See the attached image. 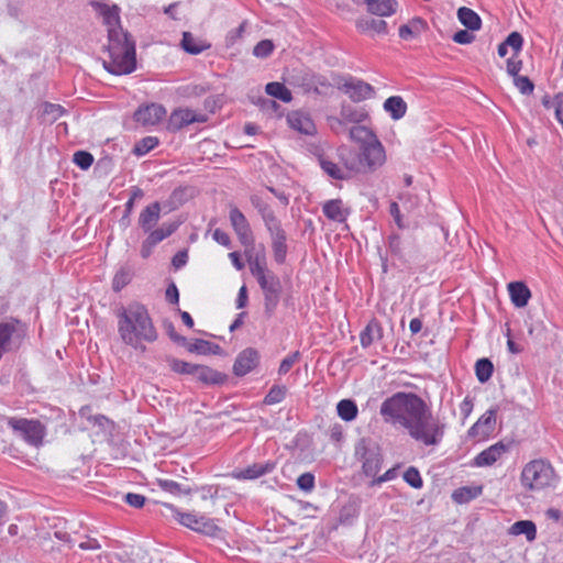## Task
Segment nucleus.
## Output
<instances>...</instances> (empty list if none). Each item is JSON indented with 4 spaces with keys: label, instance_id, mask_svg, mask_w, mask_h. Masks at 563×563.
Returning <instances> with one entry per match:
<instances>
[{
    "label": "nucleus",
    "instance_id": "nucleus-1",
    "mask_svg": "<svg viewBox=\"0 0 563 563\" xmlns=\"http://www.w3.org/2000/svg\"><path fill=\"white\" fill-rule=\"evenodd\" d=\"M379 412L385 422L401 426L412 439L427 446L437 445L443 438V426L415 394L393 395L383 401Z\"/></svg>",
    "mask_w": 563,
    "mask_h": 563
},
{
    "label": "nucleus",
    "instance_id": "nucleus-2",
    "mask_svg": "<svg viewBox=\"0 0 563 563\" xmlns=\"http://www.w3.org/2000/svg\"><path fill=\"white\" fill-rule=\"evenodd\" d=\"M91 5L101 16L108 32V58L103 59V67L113 75L132 73L136 67L135 44L121 26L120 8L99 1L92 2Z\"/></svg>",
    "mask_w": 563,
    "mask_h": 563
},
{
    "label": "nucleus",
    "instance_id": "nucleus-3",
    "mask_svg": "<svg viewBox=\"0 0 563 563\" xmlns=\"http://www.w3.org/2000/svg\"><path fill=\"white\" fill-rule=\"evenodd\" d=\"M117 317L119 335L126 345L145 352L144 343H153L157 340V330L144 305L130 303L126 308L120 309Z\"/></svg>",
    "mask_w": 563,
    "mask_h": 563
},
{
    "label": "nucleus",
    "instance_id": "nucleus-4",
    "mask_svg": "<svg viewBox=\"0 0 563 563\" xmlns=\"http://www.w3.org/2000/svg\"><path fill=\"white\" fill-rule=\"evenodd\" d=\"M350 139L358 145V155L363 173H374L387 162L385 146L376 133L366 125H353Z\"/></svg>",
    "mask_w": 563,
    "mask_h": 563
},
{
    "label": "nucleus",
    "instance_id": "nucleus-5",
    "mask_svg": "<svg viewBox=\"0 0 563 563\" xmlns=\"http://www.w3.org/2000/svg\"><path fill=\"white\" fill-rule=\"evenodd\" d=\"M521 482L530 489H543L558 483V475L547 460H531L523 468Z\"/></svg>",
    "mask_w": 563,
    "mask_h": 563
},
{
    "label": "nucleus",
    "instance_id": "nucleus-6",
    "mask_svg": "<svg viewBox=\"0 0 563 563\" xmlns=\"http://www.w3.org/2000/svg\"><path fill=\"white\" fill-rule=\"evenodd\" d=\"M172 517L181 526L206 536H216L219 527L214 520L195 511H181L172 504L164 505Z\"/></svg>",
    "mask_w": 563,
    "mask_h": 563
},
{
    "label": "nucleus",
    "instance_id": "nucleus-7",
    "mask_svg": "<svg viewBox=\"0 0 563 563\" xmlns=\"http://www.w3.org/2000/svg\"><path fill=\"white\" fill-rule=\"evenodd\" d=\"M8 424L30 445L38 448L43 444L46 428L40 420L12 417L8 419Z\"/></svg>",
    "mask_w": 563,
    "mask_h": 563
},
{
    "label": "nucleus",
    "instance_id": "nucleus-8",
    "mask_svg": "<svg viewBox=\"0 0 563 563\" xmlns=\"http://www.w3.org/2000/svg\"><path fill=\"white\" fill-rule=\"evenodd\" d=\"M264 223L272 238L274 257L277 263H284L287 254L286 233L275 214L264 213Z\"/></svg>",
    "mask_w": 563,
    "mask_h": 563
},
{
    "label": "nucleus",
    "instance_id": "nucleus-9",
    "mask_svg": "<svg viewBox=\"0 0 563 563\" xmlns=\"http://www.w3.org/2000/svg\"><path fill=\"white\" fill-rule=\"evenodd\" d=\"M229 219L239 242L245 249L253 250L254 235L251 225L243 212L234 205H230Z\"/></svg>",
    "mask_w": 563,
    "mask_h": 563
},
{
    "label": "nucleus",
    "instance_id": "nucleus-10",
    "mask_svg": "<svg viewBox=\"0 0 563 563\" xmlns=\"http://www.w3.org/2000/svg\"><path fill=\"white\" fill-rule=\"evenodd\" d=\"M207 121V115L198 113L189 108H177L172 111L167 120V130L177 132L185 126L192 123H203Z\"/></svg>",
    "mask_w": 563,
    "mask_h": 563
},
{
    "label": "nucleus",
    "instance_id": "nucleus-11",
    "mask_svg": "<svg viewBox=\"0 0 563 563\" xmlns=\"http://www.w3.org/2000/svg\"><path fill=\"white\" fill-rule=\"evenodd\" d=\"M288 126L303 135H314L317 126L308 112L302 110L289 111L286 115Z\"/></svg>",
    "mask_w": 563,
    "mask_h": 563
},
{
    "label": "nucleus",
    "instance_id": "nucleus-12",
    "mask_svg": "<svg viewBox=\"0 0 563 563\" xmlns=\"http://www.w3.org/2000/svg\"><path fill=\"white\" fill-rule=\"evenodd\" d=\"M496 409H489L471 427L468 435L477 440H485L488 438L496 426Z\"/></svg>",
    "mask_w": 563,
    "mask_h": 563
},
{
    "label": "nucleus",
    "instance_id": "nucleus-13",
    "mask_svg": "<svg viewBox=\"0 0 563 563\" xmlns=\"http://www.w3.org/2000/svg\"><path fill=\"white\" fill-rule=\"evenodd\" d=\"M260 363V353L256 349L246 347L241 351L233 364V373L236 376H244L252 372Z\"/></svg>",
    "mask_w": 563,
    "mask_h": 563
},
{
    "label": "nucleus",
    "instance_id": "nucleus-14",
    "mask_svg": "<svg viewBox=\"0 0 563 563\" xmlns=\"http://www.w3.org/2000/svg\"><path fill=\"white\" fill-rule=\"evenodd\" d=\"M166 115V109L162 104L151 103L140 107L134 113V120L142 125H155Z\"/></svg>",
    "mask_w": 563,
    "mask_h": 563
},
{
    "label": "nucleus",
    "instance_id": "nucleus-15",
    "mask_svg": "<svg viewBox=\"0 0 563 563\" xmlns=\"http://www.w3.org/2000/svg\"><path fill=\"white\" fill-rule=\"evenodd\" d=\"M339 161L349 179L354 175L363 173L358 152L342 146L338 150Z\"/></svg>",
    "mask_w": 563,
    "mask_h": 563
},
{
    "label": "nucleus",
    "instance_id": "nucleus-16",
    "mask_svg": "<svg viewBox=\"0 0 563 563\" xmlns=\"http://www.w3.org/2000/svg\"><path fill=\"white\" fill-rule=\"evenodd\" d=\"M275 468V463L272 462H255L243 470H234L231 476L236 479H256Z\"/></svg>",
    "mask_w": 563,
    "mask_h": 563
},
{
    "label": "nucleus",
    "instance_id": "nucleus-17",
    "mask_svg": "<svg viewBox=\"0 0 563 563\" xmlns=\"http://www.w3.org/2000/svg\"><path fill=\"white\" fill-rule=\"evenodd\" d=\"M322 212L327 219L333 222L343 223L346 221L350 211L342 199H330L322 205Z\"/></svg>",
    "mask_w": 563,
    "mask_h": 563
},
{
    "label": "nucleus",
    "instance_id": "nucleus-18",
    "mask_svg": "<svg viewBox=\"0 0 563 563\" xmlns=\"http://www.w3.org/2000/svg\"><path fill=\"white\" fill-rule=\"evenodd\" d=\"M257 282L265 295L266 307L272 306L275 307L278 300L279 294V282L273 274H266L260 278Z\"/></svg>",
    "mask_w": 563,
    "mask_h": 563
},
{
    "label": "nucleus",
    "instance_id": "nucleus-19",
    "mask_svg": "<svg viewBox=\"0 0 563 563\" xmlns=\"http://www.w3.org/2000/svg\"><path fill=\"white\" fill-rule=\"evenodd\" d=\"M355 26L361 34L371 36L387 34V23L380 19L360 18L356 20Z\"/></svg>",
    "mask_w": 563,
    "mask_h": 563
},
{
    "label": "nucleus",
    "instance_id": "nucleus-20",
    "mask_svg": "<svg viewBox=\"0 0 563 563\" xmlns=\"http://www.w3.org/2000/svg\"><path fill=\"white\" fill-rule=\"evenodd\" d=\"M428 30L426 20L419 16L410 19L406 24L399 26L398 34L404 41H410L420 36Z\"/></svg>",
    "mask_w": 563,
    "mask_h": 563
},
{
    "label": "nucleus",
    "instance_id": "nucleus-21",
    "mask_svg": "<svg viewBox=\"0 0 563 563\" xmlns=\"http://www.w3.org/2000/svg\"><path fill=\"white\" fill-rule=\"evenodd\" d=\"M510 300L517 308H523L531 298V291L523 282H511L507 285Z\"/></svg>",
    "mask_w": 563,
    "mask_h": 563
},
{
    "label": "nucleus",
    "instance_id": "nucleus-22",
    "mask_svg": "<svg viewBox=\"0 0 563 563\" xmlns=\"http://www.w3.org/2000/svg\"><path fill=\"white\" fill-rule=\"evenodd\" d=\"M161 217V203L155 201L146 206L139 216V224L144 232H150Z\"/></svg>",
    "mask_w": 563,
    "mask_h": 563
},
{
    "label": "nucleus",
    "instance_id": "nucleus-23",
    "mask_svg": "<svg viewBox=\"0 0 563 563\" xmlns=\"http://www.w3.org/2000/svg\"><path fill=\"white\" fill-rule=\"evenodd\" d=\"M180 47L188 54L198 55L203 51L209 49L211 44L207 40L195 36L190 32H184Z\"/></svg>",
    "mask_w": 563,
    "mask_h": 563
},
{
    "label": "nucleus",
    "instance_id": "nucleus-24",
    "mask_svg": "<svg viewBox=\"0 0 563 563\" xmlns=\"http://www.w3.org/2000/svg\"><path fill=\"white\" fill-rule=\"evenodd\" d=\"M518 443L514 439H504L496 444L489 446L478 454L477 457H499L504 454L517 453Z\"/></svg>",
    "mask_w": 563,
    "mask_h": 563
},
{
    "label": "nucleus",
    "instance_id": "nucleus-25",
    "mask_svg": "<svg viewBox=\"0 0 563 563\" xmlns=\"http://www.w3.org/2000/svg\"><path fill=\"white\" fill-rule=\"evenodd\" d=\"M367 11L378 16H390L396 13L398 3L396 0H364Z\"/></svg>",
    "mask_w": 563,
    "mask_h": 563
},
{
    "label": "nucleus",
    "instance_id": "nucleus-26",
    "mask_svg": "<svg viewBox=\"0 0 563 563\" xmlns=\"http://www.w3.org/2000/svg\"><path fill=\"white\" fill-rule=\"evenodd\" d=\"M482 493V485L462 486L453 490L451 498L455 504L463 505L476 499Z\"/></svg>",
    "mask_w": 563,
    "mask_h": 563
},
{
    "label": "nucleus",
    "instance_id": "nucleus-27",
    "mask_svg": "<svg viewBox=\"0 0 563 563\" xmlns=\"http://www.w3.org/2000/svg\"><path fill=\"white\" fill-rule=\"evenodd\" d=\"M192 376L203 384H221L225 380V375L222 373L199 364H196Z\"/></svg>",
    "mask_w": 563,
    "mask_h": 563
},
{
    "label": "nucleus",
    "instance_id": "nucleus-28",
    "mask_svg": "<svg viewBox=\"0 0 563 563\" xmlns=\"http://www.w3.org/2000/svg\"><path fill=\"white\" fill-rule=\"evenodd\" d=\"M345 91L356 101L368 99L374 93L373 87L362 80L345 84Z\"/></svg>",
    "mask_w": 563,
    "mask_h": 563
},
{
    "label": "nucleus",
    "instance_id": "nucleus-29",
    "mask_svg": "<svg viewBox=\"0 0 563 563\" xmlns=\"http://www.w3.org/2000/svg\"><path fill=\"white\" fill-rule=\"evenodd\" d=\"M522 36L518 32L510 33L507 38L498 45V55L505 57L508 54V48L511 49V55H519L522 48Z\"/></svg>",
    "mask_w": 563,
    "mask_h": 563
},
{
    "label": "nucleus",
    "instance_id": "nucleus-30",
    "mask_svg": "<svg viewBox=\"0 0 563 563\" xmlns=\"http://www.w3.org/2000/svg\"><path fill=\"white\" fill-rule=\"evenodd\" d=\"M341 118L344 122L362 125L368 119V113L363 107L344 106L341 110Z\"/></svg>",
    "mask_w": 563,
    "mask_h": 563
},
{
    "label": "nucleus",
    "instance_id": "nucleus-31",
    "mask_svg": "<svg viewBox=\"0 0 563 563\" xmlns=\"http://www.w3.org/2000/svg\"><path fill=\"white\" fill-rule=\"evenodd\" d=\"M509 533L512 536L525 534L529 542H532L537 538V527L531 520H519L511 525Z\"/></svg>",
    "mask_w": 563,
    "mask_h": 563
},
{
    "label": "nucleus",
    "instance_id": "nucleus-32",
    "mask_svg": "<svg viewBox=\"0 0 563 563\" xmlns=\"http://www.w3.org/2000/svg\"><path fill=\"white\" fill-rule=\"evenodd\" d=\"M457 18L459 21L471 31H477L482 26V20L479 15L470 8L461 7L457 10Z\"/></svg>",
    "mask_w": 563,
    "mask_h": 563
},
{
    "label": "nucleus",
    "instance_id": "nucleus-33",
    "mask_svg": "<svg viewBox=\"0 0 563 563\" xmlns=\"http://www.w3.org/2000/svg\"><path fill=\"white\" fill-rule=\"evenodd\" d=\"M384 109L394 120L401 119L407 112V104L399 96H393L385 100Z\"/></svg>",
    "mask_w": 563,
    "mask_h": 563
},
{
    "label": "nucleus",
    "instance_id": "nucleus-34",
    "mask_svg": "<svg viewBox=\"0 0 563 563\" xmlns=\"http://www.w3.org/2000/svg\"><path fill=\"white\" fill-rule=\"evenodd\" d=\"M177 229L176 223H164L156 230H151L147 235V244L155 246L166 238L170 236Z\"/></svg>",
    "mask_w": 563,
    "mask_h": 563
},
{
    "label": "nucleus",
    "instance_id": "nucleus-35",
    "mask_svg": "<svg viewBox=\"0 0 563 563\" xmlns=\"http://www.w3.org/2000/svg\"><path fill=\"white\" fill-rule=\"evenodd\" d=\"M338 416L346 422L353 421L358 413L356 404L351 399H342L336 405Z\"/></svg>",
    "mask_w": 563,
    "mask_h": 563
},
{
    "label": "nucleus",
    "instance_id": "nucleus-36",
    "mask_svg": "<svg viewBox=\"0 0 563 563\" xmlns=\"http://www.w3.org/2000/svg\"><path fill=\"white\" fill-rule=\"evenodd\" d=\"M267 95L282 100L283 102H290L292 100L291 91L282 82H268L265 87Z\"/></svg>",
    "mask_w": 563,
    "mask_h": 563
},
{
    "label": "nucleus",
    "instance_id": "nucleus-37",
    "mask_svg": "<svg viewBox=\"0 0 563 563\" xmlns=\"http://www.w3.org/2000/svg\"><path fill=\"white\" fill-rule=\"evenodd\" d=\"M320 166L322 170L331 178L338 180H346L349 179L347 175L344 173L342 165L339 163H334L327 158H320Z\"/></svg>",
    "mask_w": 563,
    "mask_h": 563
},
{
    "label": "nucleus",
    "instance_id": "nucleus-38",
    "mask_svg": "<svg viewBox=\"0 0 563 563\" xmlns=\"http://www.w3.org/2000/svg\"><path fill=\"white\" fill-rule=\"evenodd\" d=\"M251 249H245V256L247 257L249 264H250V271L253 276L257 278L264 276L267 274L266 264L264 260H261L260 257H254L251 254Z\"/></svg>",
    "mask_w": 563,
    "mask_h": 563
},
{
    "label": "nucleus",
    "instance_id": "nucleus-39",
    "mask_svg": "<svg viewBox=\"0 0 563 563\" xmlns=\"http://www.w3.org/2000/svg\"><path fill=\"white\" fill-rule=\"evenodd\" d=\"M494 366L488 358H481L475 364V374L481 383H486L493 375Z\"/></svg>",
    "mask_w": 563,
    "mask_h": 563
},
{
    "label": "nucleus",
    "instance_id": "nucleus-40",
    "mask_svg": "<svg viewBox=\"0 0 563 563\" xmlns=\"http://www.w3.org/2000/svg\"><path fill=\"white\" fill-rule=\"evenodd\" d=\"M287 394L286 386L274 385L264 398V404L276 405L284 400Z\"/></svg>",
    "mask_w": 563,
    "mask_h": 563
},
{
    "label": "nucleus",
    "instance_id": "nucleus-41",
    "mask_svg": "<svg viewBox=\"0 0 563 563\" xmlns=\"http://www.w3.org/2000/svg\"><path fill=\"white\" fill-rule=\"evenodd\" d=\"M167 362L173 372L177 374L194 375L196 364L188 363L174 357H168Z\"/></svg>",
    "mask_w": 563,
    "mask_h": 563
},
{
    "label": "nucleus",
    "instance_id": "nucleus-42",
    "mask_svg": "<svg viewBox=\"0 0 563 563\" xmlns=\"http://www.w3.org/2000/svg\"><path fill=\"white\" fill-rule=\"evenodd\" d=\"M380 327L377 323H368L360 335V341L363 347L369 346L374 340L375 334H379Z\"/></svg>",
    "mask_w": 563,
    "mask_h": 563
},
{
    "label": "nucleus",
    "instance_id": "nucleus-43",
    "mask_svg": "<svg viewBox=\"0 0 563 563\" xmlns=\"http://www.w3.org/2000/svg\"><path fill=\"white\" fill-rule=\"evenodd\" d=\"M158 145V139L155 136H146L143 137L139 143L134 146V153L139 156L147 154L150 151L155 148Z\"/></svg>",
    "mask_w": 563,
    "mask_h": 563
},
{
    "label": "nucleus",
    "instance_id": "nucleus-44",
    "mask_svg": "<svg viewBox=\"0 0 563 563\" xmlns=\"http://www.w3.org/2000/svg\"><path fill=\"white\" fill-rule=\"evenodd\" d=\"M157 485L159 486L161 489L172 495H181L189 493V489L183 488L181 485L170 479H157Z\"/></svg>",
    "mask_w": 563,
    "mask_h": 563
},
{
    "label": "nucleus",
    "instance_id": "nucleus-45",
    "mask_svg": "<svg viewBox=\"0 0 563 563\" xmlns=\"http://www.w3.org/2000/svg\"><path fill=\"white\" fill-rule=\"evenodd\" d=\"M514 85L522 95H531L534 90V85L528 76L514 77Z\"/></svg>",
    "mask_w": 563,
    "mask_h": 563
},
{
    "label": "nucleus",
    "instance_id": "nucleus-46",
    "mask_svg": "<svg viewBox=\"0 0 563 563\" xmlns=\"http://www.w3.org/2000/svg\"><path fill=\"white\" fill-rule=\"evenodd\" d=\"M300 360V352L299 351H295L292 353H290L289 355H287L279 364V367H278V374L279 375H285L287 374L291 367L294 366V364H296L297 362H299Z\"/></svg>",
    "mask_w": 563,
    "mask_h": 563
},
{
    "label": "nucleus",
    "instance_id": "nucleus-47",
    "mask_svg": "<svg viewBox=\"0 0 563 563\" xmlns=\"http://www.w3.org/2000/svg\"><path fill=\"white\" fill-rule=\"evenodd\" d=\"M274 51V44L271 40H263L258 42L253 49V54L256 57L265 58L269 56Z\"/></svg>",
    "mask_w": 563,
    "mask_h": 563
},
{
    "label": "nucleus",
    "instance_id": "nucleus-48",
    "mask_svg": "<svg viewBox=\"0 0 563 563\" xmlns=\"http://www.w3.org/2000/svg\"><path fill=\"white\" fill-rule=\"evenodd\" d=\"M404 479L407 484H409L413 488H421L423 485L422 478L420 476V473L415 467H409L404 473Z\"/></svg>",
    "mask_w": 563,
    "mask_h": 563
},
{
    "label": "nucleus",
    "instance_id": "nucleus-49",
    "mask_svg": "<svg viewBox=\"0 0 563 563\" xmlns=\"http://www.w3.org/2000/svg\"><path fill=\"white\" fill-rule=\"evenodd\" d=\"M74 163L81 169H88L93 163V156L86 151H78L74 154Z\"/></svg>",
    "mask_w": 563,
    "mask_h": 563
},
{
    "label": "nucleus",
    "instance_id": "nucleus-50",
    "mask_svg": "<svg viewBox=\"0 0 563 563\" xmlns=\"http://www.w3.org/2000/svg\"><path fill=\"white\" fill-rule=\"evenodd\" d=\"M130 273L125 269H120L117 272L112 279V288L114 291H120L123 287H125L130 283Z\"/></svg>",
    "mask_w": 563,
    "mask_h": 563
},
{
    "label": "nucleus",
    "instance_id": "nucleus-51",
    "mask_svg": "<svg viewBox=\"0 0 563 563\" xmlns=\"http://www.w3.org/2000/svg\"><path fill=\"white\" fill-rule=\"evenodd\" d=\"M159 467H162L163 470H165L167 472L174 473L175 475H177L179 477L186 478V476L189 474L186 466H181L180 472H179V464L176 461H170V462L162 461Z\"/></svg>",
    "mask_w": 563,
    "mask_h": 563
},
{
    "label": "nucleus",
    "instance_id": "nucleus-52",
    "mask_svg": "<svg viewBox=\"0 0 563 563\" xmlns=\"http://www.w3.org/2000/svg\"><path fill=\"white\" fill-rule=\"evenodd\" d=\"M298 487L303 492H311L314 487V476L312 473H303L297 479Z\"/></svg>",
    "mask_w": 563,
    "mask_h": 563
},
{
    "label": "nucleus",
    "instance_id": "nucleus-53",
    "mask_svg": "<svg viewBox=\"0 0 563 563\" xmlns=\"http://www.w3.org/2000/svg\"><path fill=\"white\" fill-rule=\"evenodd\" d=\"M522 69V60L518 58V55H511V57L507 60V73L512 78L519 76L520 70Z\"/></svg>",
    "mask_w": 563,
    "mask_h": 563
},
{
    "label": "nucleus",
    "instance_id": "nucleus-54",
    "mask_svg": "<svg viewBox=\"0 0 563 563\" xmlns=\"http://www.w3.org/2000/svg\"><path fill=\"white\" fill-rule=\"evenodd\" d=\"M123 500L133 508H142L146 498L141 494L128 493L123 496Z\"/></svg>",
    "mask_w": 563,
    "mask_h": 563
},
{
    "label": "nucleus",
    "instance_id": "nucleus-55",
    "mask_svg": "<svg viewBox=\"0 0 563 563\" xmlns=\"http://www.w3.org/2000/svg\"><path fill=\"white\" fill-rule=\"evenodd\" d=\"M43 113L47 114L52 120H57L64 114V108L59 104L45 103Z\"/></svg>",
    "mask_w": 563,
    "mask_h": 563
},
{
    "label": "nucleus",
    "instance_id": "nucleus-56",
    "mask_svg": "<svg viewBox=\"0 0 563 563\" xmlns=\"http://www.w3.org/2000/svg\"><path fill=\"white\" fill-rule=\"evenodd\" d=\"M212 238L220 245H223L225 247H230L231 246V238H230V235L225 231H223L221 229H216L213 231V233H212Z\"/></svg>",
    "mask_w": 563,
    "mask_h": 563
},
{
    "label": "nucleus",
    "instance_id": "nucleus-57",
    "mask_svg": "<svg viewBox=\"0 0 563 563\" xmlns=\"http://www.w3.org/2000/svg\"><path fill=\"white\" fill-rule=\"evenodd\" d=\"M474 38L475 36L466 30H460L453 35V41L457 44H470Z\"/></svg>",
    "mask_w": 563,
    "mask_h": 563
},
{
    "label": "nucleus",
    "instance_id": "nucleus-58",
    "mask_svg": "<svg viewBox=\"0 0 563 563\" xmlns=\"http://www.w3.org/2000/svg\"><path fill=\"white\" fill-rule=\"evenodd\" d=\"M252 205L258 210L264 220V213L269 212L271 214H275L274 211L269 208L267 203L261 201L260 197L253 196L251 198Z\"/></svg>",
    "mask_w": 563,
    "mask_h": 563
},
{
    "label": "nucleus",
    "instance_id": "nucleus-59",
    "mask_svg": "<svg viewBox=\"0 0 563 563\" xmlns=\"http://www.w3.org/2000/svg\"><path fill=\"white\" fill-rule=\"evenodd\" d=\"M389 212L391 217L394 218V221L396 222L398 228H404L402 218L400 214L399 206L397 202H391L389 206Z\"/></svg>",
    "mask_w": 563,
    "mask_h": 563
},
{
    "label": "nucleus",
    "instance_id": "nucleus-60",
    "mask_svg": "<svg viewBox=\"0 0 563 563\" xmlns=\"http://www.w3.org/2000/svg\"><path fill=\"white\" fill-rule=\"evenodd\" d=\"M397 476V470L395 467H390L383 475L378 476L373 481V484H382L385 482H389Z\"/></svg>",
    "mask_w": 563,
    "mask_h": 563
},
{
    "label": "nucleus",
    "instance_id": "nucleus-61",
    "mask_svg": "<svg viewBox=\"0 0 563 563\" xmlns=\"http://www.w3.org/2000/svg\"><path fill=\"white\" fill-rule=\"evenodd\" d=\"M187 252L186 251H179L176 253L172 260L173 266L175 268H180L187 263Z\"/></svg>",
    "mask_w": 563,
    "mask_h": 563
},
{
    "label": "nucleus",
    "instance_id": "nucleus-62",
    "mask_svg": "<svg viewBox=\"0 0 563 563\" xmlns=\"http://www.w3.org/2000/svg\"><path fill=\"white\" fill-rule=\"evenodd\" d=\"M166 299L170 303H177L179 300V292L175 284H172L166 289Z\"/></svg>",
    "mask_w": 563,
    "mask_h": 563
},
{
    "label": "nucleus",
    "instance_id": "nucleus-63",
    "mask_svg": "<svg viewBox=\"0 0 563 563\" xmlns=\"http://www.w3.org/2000/svg\"><path fill=\"white\" fill-rule=\"evenodd\" d=\"M247 302V290L245 286H242L238 294L236 308L241 309L246 306Z\"/></svg>",
    "mask_w": 563,
    "mask_h": 563
},
{
    "label": "nucleus",
    "instance_id": "nucleus-64",
    "mask_svg": "<svg viewBox=\"0 0 563 563\" xmlns=\"http://www.w3.org/2000/svg\"><path fill=\"white\" fill-rule=\"evenodd\" d=\"M229 258H230L231 263L233 264V266L238 271H242L244 268V263L242 262L241 255L239 252L229 253Z\"/></svg>",
    "mask_w": 563,
    "mask_h": 563
}]
</instances>
